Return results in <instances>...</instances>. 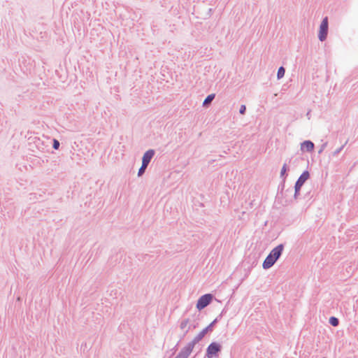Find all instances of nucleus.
<instances>
[{
	"label": "nucleus",
	"mask_w": 358,
	"mask_h": 358,
	"mask_svg": "<svg viewBox=\"0 0 358 358\" xmlns=\"http://www.w3.org/2000/svg\"><path fill=\"white\" fill-rule=\"evenodd\" d=\"M284 248L285 245L280 243L271 250L263 262L262 267L264 269H269L277 262L283 252Z\"/></svg>",
	"instance_id": "nucleus-1"
},
{
	"label": "nucleus",
	"mask_w": 358,
	"mask_h": 358,
	"mask_svg": "<svg viewBox=\"0 0 358 358\" xmlns=\"http://www.w3.org/2000/svg\"><path fill=\"white\" fill-rule=\"evenodd\" d=\"M310 178V173L308 170H305L299 176L294 186V199H299L301 195V189L305 182Z\"/></svg>",
	"instance_id": "nucleus-2"
},
{
	"label": "nucleus",
	"mask_w": 358,
	"mask_h": 358,
	"mask_svg": "<svg viewBox=\"0 0 358 358\" xmlns=\"http://www.w3.org/2000/svg\"><path fill=\"white\" fill-rule=\"evenodd\" d=\"M227 312V308L224 307L220 313V315H218L213 322H211L207 327L203 329L196 336L201 340H202L206 334L213 332L215 325L222 320V318L226 314Z\"/></svg>",
	"instance_id": "nucleus-3"
},
{
	"label": "nucleus",
	"mask_w": 358,
	"mask_h": 358,
	"mask_svg": "<svg viewBox=\"0 0 358 358\" xmlns=\"http://www.w3.org/2000/svg\"><path fill=\"white\" fill-rule=\"evenodd\" d=\"M222 350V345L217 342H211L206 350L203 358H217Z\"/></svg>",
	"instance_id": "nucleus-4"
},
{
	"label": "nucleus",
	"mask_w": 358,
	"mask_h": 358,
	"mask_svg": "<svg viewBox=\"0 0 358 358\" xmlns=\"http://www.w3.org/2000/svg\"><path fill=\"white\" fill-rule=\"evenodd\" d=\"M201 340L196 336L194 339L188 343L184 348H182L180 352L177 355L181 358H188L192 353L194 346Z\"/></svg>",
	"instance_id": "nucleus-5"
},
{
	"label": "nucleus",
	"mask_w": 358,
	"mask_h": 358,
	"mask_svg": "<svg viewBox=\"0 0 358 358\" xmlns=\"http://www.w3.org/2000/svg\"><path fill=\"white\" fill-rule=\"evenodd\" d=\"M213 298V294L210 293L201 296L196 301V308L199 311L202 310L211 303Z\"/></svg>",
	"instance_id": "nucleus-6"
},
{
	"label": "nucleus",
	"mask_w": 358,
	"mask_h": 358,
	"mask_svg": "<svg viewBox=\"0 0 358 358\" xmlns=\"http://www.w3.org/2000/svg\"><path fill=\"white\" fill-rule=\"evenodd\" d=\"M292 192L293 189L292 187L285 189L281 198H276L278 203L283 206H287L292 203L294 201H297L298 199H294V194H292Z\"/></svg>",
	"instance_id": "nucleus-7"
},
{
	"label": "nucleus",
	"mask_w": 358,
	"mask_h": 358,
	"mask_svg": "<svg viewBox=\"0 0 358 358\" xmlns=\"http://www.w3.org/2000/svg\"><path fill=\"white\" fill-rule=\"evenodd\" d=\"M328 31H329V19H328V17L326 16L322 19V20L321 22V24H320V28H319V31H318V34H317L318 39L321 42H323L327 39V35H328Z\"/></svg>",
	"instance_id": "nucleus-8"
},
{
	"label": "nucleus",
	"mask_w": 358,
	"mask_h": 358,
	"mask_svg": "<svg viewBox=\"0 0 358 358\" xmlns=\"http://www.w3.org/2000/svg\"><path fill=\"white\" fill-rule=\"evenodd\" d=\"M33 62L29 57H22L19 59V65L24 73H30L34 68Z\"/></svg>",
	"instance_id": "nucleus-9"
},
{
	"label": "nucleus",
	"mask_w": 358,
	"mask_h": 358,
	"mask_svg": "<svg viewBox=\"0 0 358 358\" xmlns=\"http://www.w3.org/2000/svg\"><path fill=\"white\" fill-rule=\"evenodd\" d=\"M29 145L34 144L36 148L40 150H44L45 143L39 137H29L28 138Z\"/></svg>",
	"instance_id": "nucleus-10"
},
{
	"label": "nucleus",
	"mask_w": 358,
	"mask_h": 358,
	"mask_svg": "<svg viewBox=\"0 0 358 358\" xmlns=\"http://www.w3.org/2000/svg\"><path fill=\"white\" fill-rule=\"evenodd\" d=\"M315 149V144L310 140H305L301 143V150L302 152H312Z\"/></svg>",
	"instance_id": "nucleus-11"
},
{
	"label": "nucleus",
	"mask_w": 358,
	"mask_h": 358,
	"mask_svg": "<svg viewBox=\"0 0 358 358\" xmlns=\"http://www.w3.org/2000/svg\"><path fill=\"white\" fill-rule=\"evenodd\" d=\"M155 150L153 149H149L145 151L142 157V162L145 163L147 165H149L152 159L155 156Z\"/></svg>",
	"instance_id": "nucleus-12"
},
{
	"label": "nucleus",
	"mask_w": 358,
	"mask_h": 358,
	"mask_svg": "<svg viewBox=\"0 0 358 358\" xmlns=\"http://www.w3.org/2000/svg\"><path fill=\"white\" fill-rule=\"evenodd\" d=\"M215 98V94H208L204 99L202 106L205 108H208L211 105L212 101Z\"/></svg>",
	"instance_id": "nucleus-13"
},
{
	"label": "nucleus",
	"mask_w": 358,
	"mask_h": 358,
	"mask_svg": "<svg viewBox=\"0 0 358 358\" xmlns=\"http://www.w3.org/2000/svg\"><path fill=\"white\" fill-rule=\"evenodd\" d=\"M289 171V167L286 163H285L282 165V169L280 170V177L281 179H282V180H287Z\"/></svg>",
	"instance_id": "nucleus-14"
},
{
	"label": "nucleus",
	"mask_w": 358,
	"mask_h": 358,
	"mask_svg": "<svg viewBox=\"0 0 358 358\" xmlns=\"http://www.w3.org/2000/svg\"><path fill=\"white\" fill-rule=\"evenodd\" d=\"M285 182H286V180H282L281 182H280V184L278 187V192H277L276 198H281L282 193L285 188Z\"/></svg>",
	"instance_id": "nucleus-15"
},
{
	"label": "nucleus",
	"mask_w": 358,
	"mask_h": 358,
	"mask_svg": "<svg viewBox=\"0 0 358 358\" xmlns=\"http://www.w3.org/2000/svg\"><path fill=\"white\" fill-rule=\"evenodd\" d=\"M329 323L334 327H338L340 324L339 319L335 316H331L329 319Z\"/></svg>",
	"instance_id": "nucleus-16"
},
{
	"label": "nucleus",
	"mask_w": 358,
	"mask_h": 358,
	"mask_svg": "<svg viewBox=\"0 0 358 358\" xmlns=\"http://www.w3.org/2000/svg\"><path fill=\"white\" fill-rule=\"evenodd\" d=\"M285 69L284 66H280L278 69V72H277V79L278 80H280L281 78H282L285 76Z\"/></svg>",
	"instance_id": "nucleus-17"
},
{
	"label": "nucleus",
	"mask_w": 358,
	"mask_h": 358,
	"mask_svg": "<svg viewBox=\"0 0 358 358\" xmlns=\"http://www.w3.org/2000/svg\"><path fill=\"white\" fill-rule=\"evenodd\" d=\"M148 165L145 164V163L142 162L141 166L139 168L138 171V176L141 177L145 173Z\"/></svg>",
	"instance_id": "nucleus-18"
},
{
	"label": "nucleus",
	"mask_w": 358,
	"mask_h": 358,
	"mask_svg": "<svg viewBox=\"0 0 358 358\" xmlns=\"http://www.w3.org/2000/svg\"><path fill=\"white\" fill-rule=\"evenodd\" d=\"M52 146L53 149L59 150V146H60L59 141L56 138H52Z\"/></svg>",
	"instance_id": "nucleus-19"
},
{
	"label": "nucleus",
	"mask_w": 358,
	"mask_h": 358,
	"mask_svg": "<svg viewBox=\"0 0 358 358\" xmlns=\"http://www.w3.org/2000/svg\"><path fill=\"white\" fill-rule=\"evenodd\" d=\"M189 319H188V318H187V319H185V320H183L180 322V329H184L187 327V324L189 323Z\"/></svg>",
	"instance_id": "nucleus-20"
},
{
	"label": "nucleus",
	"mask_w": 358,
	"mask_h": 358,
	"mask_svg": "<svg viewBox=\"0 0 358 358\" xmlns=\"http://www.w3.org/2000/svg\"><path fill=\"white\" fill-rule=\"evenodd\" d=\"M346 143H347V141L345 142V143L344 145H341L340 148H337L335 151H334L332 153L333 156H337L342 151V150L343 149V148Z\"/></svg>",
	"instance_id": "nucleus-21"
},
{
	"label": "nucleus",
	"mask_w": 358,
	"mask_h": 358,
	"mask_svg": "<svg viewBox=\"0 0 358 358\" xmlns=\"http://www.w3.org/2000/svg\"><path fill=\"white\" fill-rule=\"evenodd\" d=\"M246 113V106L245 105H241L240 108H239V113L241 115H244Z\"/></svg>",
	"instance_id": "nucleus-22"
},
{
	"label": "nucleus",
	"mask_w": 358,
	"mask_h": 358,
	"mask_svg": "<svg viewBox=\"0 0 358 358\" xmlns=\"http://www.w3.org/2000/svg\"><path fill=\"white\" fill-rule=\"evenodd\" d=\"M197 326H198V324H191V325H189V327H188V329L185 331V333H184V336H186V334L189 332V329H192H192H195V328H196V327H197Z\"/></svg>",
	"instance_id": "nucleus-23"
},
{
	"label": "nucleus",
	"mask_w": 358,
	"mask_h": 358,
	"mask_svg": "<svg viewBox=\"0 0 358 358\" xmlns=\"http://www.w3.org/2000/svg\"><path fill=\"white\" fill-rule=\"evenodd\" d=\"M327 142H325V143H324L323 144H322V145H321V147H320V150H319V151H318V153H319V154H321V153L323 152V150L325 149V148L327 147Z\"/></svg>",
	"instance_id": "nucleus-24"
},
{
	"label": "nucleus",
	"mask_w": 358,
	"mask_h": 358,
	"mask_svg": "<svg viewBox=\"0 0 358 358\" xmlns=\"http://www.w3.org/2000/svg\"><path fill=\"white\" fill-rule=\"evenodd\" d=\"M213 12V9L211 8H209L207 13V16L204 17V19H206L208 17H210Z\"/></svg>",
	"instance_id": "nucleus-25"
},
{
	"label": "nucleus",
	"mask_w": 358,
	"mask_h": 358,
	"mask_svg": "<svg viewBox=\"0 0 358 358\" xmlns=\"http://www.w3.org/2000/svg\"><path fill=\"white\" fill-rule=\"evenodd\" d=\"M313 196V195L311 194V191H309L305 194L304 199H311Z\"/></svg>",
	"instance_id": "nucleus-26"
},
{
	"label": "nucleus",
	"mask_w": 358,
	"mask_h": 358,
	"mask_svg": "<svg viewBox=\"0 0 358 358\" xmlns=\"http://www.w3.org/2000/svg\"><path fill=\"white\" fill-rule=\"evenodd\" d=\"M175 358H181V357H180L178 355H176V357Z\"/></svg>",
	"instance_id": "nucleus-27"
},
{
	"label": "nucleus",
	"mask_w": 358,
	"mask_h": 358,
	"mask_svg": "<svg viewBox=\"0 0 358 358\" xmlns=\"http://www.w3.org/2000/svg\"><path fill=\"white\" fill-rule=\"evenodd\" d=\"M308 115H310V111H309V112H308V113H307V116H308Z\"/></svg>",
	"instance_id": "nucleus-28"
},
{
	"label": "nucleus",
	"mask_w": 358,
	"mask_h": 358,
	"mask_svg": "<svg viewBox=\"0 0 358 358\" xmlns=\"http://www.w3.org/2000/svg\"><path fill=\"white\" fill-rule=\"evenodd\" d=\"M322 358H327V357H322Z\"/></svg>",
	"instance_id": "nucleus-29"
}]
</instances>
